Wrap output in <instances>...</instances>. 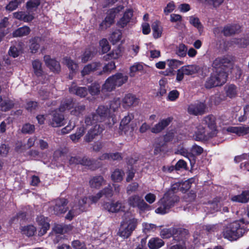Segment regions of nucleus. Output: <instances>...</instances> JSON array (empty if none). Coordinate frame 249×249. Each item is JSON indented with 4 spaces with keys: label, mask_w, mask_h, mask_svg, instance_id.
I'll return each mask as SVG.
<instances>
[{
    "label": "nucleus",
    "mask_w": 249,
    "mask_h": 249,
    "mask_svg": "<svg viewBox=\"0 0 249 249\" xmlns=\"http://www.w3.org/2000/svg\"><path fill=\"white\" fill-rule=\"evenodd\" d=\"M212 67L213 72L205 84L206 88L208 89L225 83L229 72L235 74L236 78H239L242 73L239 67L233 66V59L230 56L216 58Z\"/></svg>",
    "instance_id": "nucleus-1"
},
{
    "label": "nucleus",
    "mask_w": 249,
    "mask_h": 249,
    "mask_svg": "<svg viewBox=\"0 0 249 249\" xmlns=\"http://www.w3.org/2000/svg\"><path fill=\"white\" fill-rule=\"evenodd\" d=\"M106 119L108 120L109 125L114 124L117 122V120L110 112L107 107L104 106H99L95 113L86 117L85 121L86 125L87 126L91 125V127L85 137V140L87 142H91L96 136L102 132L103 128L96 123L98 122L105 121Z\"/></svg>",
    "instance_id": "nucleus-2"
},
{
    "label": "nucleus",
    "mask_w": 249,
    "mask_h": 249,
    "mask_svg": "<svg viewBox=\"0 0 249 249\" xmlns=\"http://www.w3.org/2000/svg\"><path fill=\"white\" fill-rule=\"evenodd\" d=\"M216 120L213 115H208L202 121L201 124L195 126L193 137L196 141L207 140L216 134Z\"/></svg>",
    "instance_id": "nucleus-3"
},
{
    "label": "nucleus",
    "mask_w": 249,
    "mask_h": 249,
    "mask_svg": "<svg viewBox=\"0 0 249 249\" xmlns=\"http://www.w3.org/2000/svg\"><path fill=\"white\" fill-rule=\"evenodd\" d=\"M248 224L243 219L228 224L223 229V237L230 241L237 240L247 232Z\"/></svg>",
    "instance_id": "nucleus-4"
},
{
    "label": "nucleus",
    "mask_w": 249,
    "mask_h": 249,
    "mask_svg": "<svg viewBox=\"0 0 249 249\" xmlns=\"http://www.w3.org/2000/svg\"><path fill=\"white\" fill-rule=\"evenodd\" d=\"M166 192L157 202L158 208L155 212L156 213L164 214L168 213L170 209L179 201V198L171 193Z\"/></svg>",
    "instance_id": "nucleus-5"
},
{
    "label": "nucleus",
    "mask_w": 249,
    "mask_h": 249,
    "mask_svg": "<svg viewBox=\"0 0 249 249\" xmlns=\"http://www.w3.org/2000/svg\"><path fill=\"white\" fill-rule=\"evenodd\" d=\"M138 220L129 213L125 214L118 231V235L124 238H128L136 229Z\"/></svg>",
    "instance_id": "nucleus-6"
},
{
    "label": "nucleus",
    "mask_w": 249,
    "mask_h": 249,
    "mask_svg": "<svg viewBox=\"0 0 249 249\" xmlns=\"http://www.w3.org/2000/svg\"><path fill=\"white\" fill-rule=\"evenodd\" d=\"M128 76L122 73H117L108 77L103 85L102 90L105 91H111L116 87L121 86L126 82Z\"/></svg>",
    "instance_id": "nucleus-7"
},
{
    "label": "nucleus",
    "mask_w": 249,
    "mask_h": 249,
    "mask_svg": "<svg viewBox=\"0 0 249 249\" xmlns=\"http://www.w3.org/2000/svg\"><path fill=\"white\" fill-rule=\"evenodd\" d=\"M86 198H76L74 203L71 206L69 210L68 213L65 216V218L70 221L74 217L76 216L81 212L84 211L89 205Z\"/></svg>",
    "instance_id": "nucleus-8"
},
{
    "label": "nucleus",
    "mask_w": 249,
    "mask_h": 249,
    "mask_svg": "<svg viewBox=\"0 0 249 249\" xmlns=\"http://www.w3.org/2000/svg\"><path fill=\"white\" fill-rule=\"evenodd\" d=\"M127 202L129 206L137 208L140 212L149 211L152 209L151 207L138 195L130 196L127 199Z\"/></svg>",
    "instance_id": "nucleus-9"
},
{
    "label": "nucleus",
    "mask_w": 249,
    "mask_h": 249,
    "mask_svg": "<svg viewBox=\"0 0 249 249\" xmlns=\"http://www.w3.org/2000/svg\"><path fill=\"white\" fill-rule=\"evenodd\" d=\"M123 6H119L115 8L110 9L107 12V15L105 20L100 24V27L101 29H105L114 22V18L117 16L123 9Z\"/></svg>",
    "instance_id": "nucleus-10"
},
{
    "label": "nucleus",
    "mask_w": 249,
    "mask_h": 249,
    "mask_svg": "<svg viewBox=\"0 0 249 249\" xmlns=\"http://www.w3.org/2000/svg\"><path fill=\"white\" fill-rule=\"evenodd\" d=\"M67 203L68 201L65 198L57 199L53 202V205L51 209H53L54 214L59 215L66 212Z\"/></svg>",
    "instance_id": "nucleus-11"
},
{
    "label": "nucleus",
    "mask_w": 249,
    "mask_h": 249,
    "mask_svg": "<svg viewBox=\"0 0 249 249\" xmlns=\"http://www.w3.org/2000/svg\"><path fill=\"white\" fill-rule=\"evenodd\" d=\"M103 207L105 210L112 213L124 212L125 209L124 204L119 201L107 202L104 204Z\"/></svg>",
    "instance_id": "nucleus-12"
},
{
    "label": "nucleus",
    "mask_w": 249,
    "mask_h": 249,
    "mask_svg": "<svg viewBox=\"0 0 249 249\" xmlns=\"http://www.w3.org/2000/svg\"><path fill=\"white\" fill-rule=\"evenodd\" d=\"M206 106L202 102H197L189 105L188 111L190 114L197 115L204 113Z\"/></svg>",
    "instance_id": "nucleus-13"
},
{
    "label": "nucleus",
    "mask_w": 249,
    "mask_h": 249,
    "mask_svg": "<svg viewBox=\"0 0 249 249\" xmlns=\"http://www.w3.org/2000/svg\"><path fill=\"white\" fill-rule=\"evenodd\" d=\"M172 118L168 117L162 119L159 122L151 128V131L153 133H159L162 131L171 122Z\"/></svg>",
    "instance_id": "nucleus-14"
},
{
    "label": "nucleus",
    "mask_w": 249,
    "mask_h": 249,
    "mask_svg": "<svg viewBox=\"0 0 249 249\" xmlns=\"http://www.w3.org/2000/svg\"><path fill=\"white\" fill-rule=\"evenodd\" d=\"M50 125L53 127H60L65 124L64 117L63 115L55 111L52 115V120L49 122Z\"/></svg>",
    "instance_id": "nucleus-15"
},
{
    "label": "nucleus",
    "mask_w": 249,
    "mask_h": 249,
    "mask_svg": "<svg viewBox=\"0 0 249 249\" xmlns=\"http://www.w3.org/2000/svg\"><path fill=\"white\" fill-rule=\"evenodd\" d=\"M224 203L220 199H216L213 202L208 204L207 208L211 209L210 213H213L214 212L221 211V207ZM222 213L228 212V208L227 207H223L222 210Z\"/></svg>",
    "instance_id": "nucleus-16"
},
{
    "label": "nucleus",
    "mask_w": 249,
    "mask_h": 249,
    "mask_svg": "<svg viewBox=\"0 0 249 249\" xmlns=\"http://www.w3.org/2000/svg\"><path fill=\"white\" fill-rule=\"evenodd\" d=\"M36 221L38 225L41 227L38 231V235L39 236H42L46 233L50 228V224L48 222V218L45 217L44 216L40 215L37 216Z\"/></svg>",
    "instance_id": "nucleus-17"
},
{
    "label": "nucleus",
    "mask_w": 249,
    "mask_h": 249,
    "mask_svg": "<svg viewBox=\"0 0 249 249\" xmlns=\"http://www.w3.org/2000/svg\"><path fill=\"white\" fill-rule=\"evenodd\" d=\"M227 131L235 133L238 136H242L249 133V127L246 125L231 126L227 128Z\"/></svg>",
    "instance_id": "nucleus-18"
},
{
    "label": "nucleus",
    "mask_w": 249,
    "mask_h": 249,
    "mask_svg": "<svg viewBox=\"0 0 249 249\" xmlns=\"http://www.w3.org/2000/svg\"><path fill=\"white\" fill-rule=\"evenodd\" d=\"M44 60L47 66L53 71L58 72L60 70L59 63L55 59H52L49 55L44 56Z\"/></svg>",
    "instance_id": "nucleus-19"
},
{
    "label": "nucleus",
    "mask_w": 249,
    "mask_h": 249,
    "mask_svg": "<svg viewBox=\"0 0 249 249\" xmlns=\"http://www.w3.org/2000/svg\"><path fill=\"white\" fill-rule=\"evenodd\" d=\"M138 103V99L132 94H127L123 99V106L125 108H129Z\"/></svg>",
    "instance_id": "nucleus-20"
},
{
    "label": "nucleus",
    "mask_w": 249,
    "mask_h": 249,
    "mask_svg": "<svg viewBox=\"0 0 249 249\" xmlns=\"http://www.w3.org/2000/svg\"><path fill=\"white\" fill-rule=\"evenodd\" d=\"M144 71V66L142 63L136 62L130 67L129 75L133 77L139 74L142 73Z\"/></svg>",
    "instance_id": "nucleus-21"
},
{
    "label": "nucleus",
    "mask_w": 249,
    "mask_h": 249,
    "mask_svg": "<svg viewBox=\"0 0 249 249\" xmlns=\"http://www.w3.org/2000/svg\"><path fill=\"white\" fill-rule=\"evenodd\" d=\"M133 16V11L132 10L128 9L124 13L122 18H120L118 22V25L122 28H124L129 22Z\"/></svg>",
    "instance_id": "nucleus-22"
},
{
    "label": "nucleus",
    "mask_w": 249,
    "mask_h": 249,
    "mask_svg": "<svg viewBox=\"0 0 249 249\" xmlns=\"http://www.w3.org/2000/svg\"><path fill=\"white\" fill-rule=\"evenodd\" d=\"M182 70L185 73V75H190L198 73L201 71L199 66L196 65H188L182 66Z\"/></svg>",
    "instance_id": "nucleus-23"
},
{
    "label": "nucleus",
    "mask_w": 249,
    "mask_h": 249,
    "mask_svg": "<svg viewBox=\"0 0 249 249\" xmlns=\"http://www.w3.org/2000/svg\"><path fill=\"white\" fill-rule=\"evenodd\" d=\"M232 201L247 203L249 201V191H244L240 195L234 196L231 197Z\"/></svg>",
    "instance_id": "nucleus-24"
},
{
    "label": "nucleus",
    "mask_w": 249,
    "mask_h": 249,
    "mask_svg": "<svg viewBox=\"0 0 249 249\" xmlns=\"http://www.w3.org/2000/svg\"><path fill=\"white\" fill-rule=\"evenodd\" d=\"M101 67V64L99 62H93L88 64L84 67L81 71L82 76L89 74L91 72L98 70Z\"/></svg>",
    "instance_id": "nucleus-25"
},
{
    "label": "nucleus",
    "mask_w": 249,
    "mask_h": 249,
    "mask_svg": "<svg viewBox=\"0 0 249 249\" xmlns=\"http://www.w3.org/2000/svg\"><path fill=\"white\" fill-rule=\"evenodd\" d=\"M70 92L71 93L75 94L80 97L85 96L88 91L85 87H77L75 85H72L69 89Z\"/></svg>",
    "instance_id": "nucleus-26"
},
{
    "label": "nucleus",
    "mask_w": 249,
    "mask_h": 249,
    "mask_svg": "<svg viewBox=\"0 0 249 249\" xmlns=\"http://www.w3.org/2000/svg\"><path fill=\"white\" fill-rule=\"evenodd\" d=\"M105 183V180L102 176L94 177L89 180V185L93 188H99Z\"/></svg>",
    "instance_id": "nucleus-27"
},
{
    "label": "nucleus",
    "mask_w": 249,
    "mask_h": 249,
    "mask_svg": "<svg viewBox=\"0 0 249 249\" xmlns=\"http://www.w3.org/2000/svg\"><path fill=\"white\" fill-rule=\"evenodd\" d=\"M153 35L155 38L160 37L162 33V27L159 21H154L152 25Z\"/></svg>",
    "instance_id": "nucleus-28"
},
{
    "label": "nucleus",
    "mask_w": 249,
    "mask_h": 249,
    "mask_svg": "<svg viewBox=\"0 0 249 249\" xmlns=\"http://www.w3.org/2000/svg\"><path fill=\"white\" fill-rule=\"evenodd\" d=\"M148 246L151 249H158L164 245V242L160 238H151L148 242Z\"/></svg>",
    "instance_id": "nucleus-29"
},
{
    "label": "nucleus",
    "mask_w": 249,
    "mask_h": 249,
    "mask_svg": "<svg viewBox=\"0 0 249 249\" xmlns=\"http://www.w3.org/2000/svg\"><path fill=\"white\" fill-rule=\"evenodd\" d=\"M14 17L18 19L25 22L30 21L34 18V16L31 14H26L23 12H15L13 14Z\"/></svg>",
    "instance_id": "nucleus-30"
},
{
    "label": "nucleus",
    "mask_w": 249,
    "mask_h": 249,
    "mask_svg": "<svg viewBox=\"0 0 249 249\" xmlns=\"http://www.w3.org/2000/svg\"><path fill=\"white\" fill-rule=\"evenodd\" d=\"M30 32L29 27L26 26L18 28L13 33L14 37H21L28 35Z\"/></svg>",
    "instance_id": "nucleus-31"
},
{
    "label": "nucleus",
    "mask_w": 249,
    "mask_h": 249,
    "mask_svg": "<svg viewBox=\"0 0 249 249\" xmlns=\"http://www.w3.org/2000/svg\"><path fill=\"white\" fill-rule=\"evenodd\" d=\"M240 29V26L237 24L227 26L224 28L223 32L224 35L227 36L237 33L239 31Z\"/></svg>",
    "instance_id": "nucleus-32"
},
{
    "label": "nucleus",
    "mask_w": 249,
    "mask_h": 249,
    "mask_svg": "<svg viewBox=\"0 0 249 249\" xmlns=\"http://www.w3.org/2000/svg\"><path fill=\"white\" fill-rule=\"evenodd\" d=\"M70 162L71 164H81L87 166H90L91 164V161L87 158H83L81 159L77 157H71L70 159Z\"/></svg>",
    "instance_id": "nucleus-33"
},
{
    "label": "nucleus",
    "mask_w": 249,
    "mask_h": 249,
    "mask_svg": "<svg viewBox=\"0 0 249 249\" xmlns=\"http://www.w3.org/2000/svg\"><path fill=\"white\" fill-rule=\"evenodd\" d=\"M190 23L197 28L198 31L200 33L203 31V26L201 24L199 18L194 16L189 17Z\"/></svg>",
    "instance_id": "nucleus-34"
},
{
    "label": "nucleus",
    "mask_w": 249,
    "mask_h": 249,
    "mask_svg": "<svg viewBox=\"0 0 249 249\" xmlns=\"http://www.w3.org/2000/svg\"><path fill=\"white\" fill-rule=\"evenodd\" d=\"M21 231L28 237L32 236L36 231V228L33 225H28L22 227Z\"/></svg>",
    "instance_id": "nucleus-35"
},
{
    "label": "nucleus",
    "mask_w": 249,
    "mask_h": 249,
    "mask_svg": "<svg viewBox=\"0 0 249 249\" xmlns=\"http://www.w3.org/2000/svg\"><path fill=\"white\" fill-rule=\"evenodd\" d=\"M170 21L172 22H177L175 28L177 29H180L183 26L181 23L182 17L178 14H172L170 15Z\"/></svg>",
    "instance_id": "nucleus-36"
},
{
    "label": "nucleus",
    "mask_w": 249,
    "mask_h": 249,
    "mask_svg": "<svg viewBox=\"0 0 249 249\" xmlns=\"http://www.w3.org/2000/svg\"><path fill=\"white\" fill-rule=\"evenodd\" d=\"M32 66L34 72L36 75L39 76L42 75L43 71L41 63L38 60H35L32 62Z\"/></svg>",
    "instance_id": "nucleus-37"
},
{
    "label": "nucleus",
    "mask_w": 249,
    "mask_h": 249,
    "mask_svg": "<svg viewBox=\"0 0 249 249\" xmlns=\"http://www.w3.org/2000/svg\"><path fill=\"white\" fill-rule=\"evenodd\" d=\"M74 103L73 101L71 99H68L63 102L59 108V111L60 112L64 111L66 109H70L73 107Z\"/></svg>",
    "instance_id": "nucleus-38"
},
{
    "label": "nucleus",
    "mask_w": 249,
    "mask_h": 249,
    "mask_svg": "<svg viewBox=\"0 0 249 249\" xmlns=\"http://www.w3.org/2000/svg\"><path fill=\"white\" fill-rule=\"evenodd\" d=\"M41 39L39 37H35L30 41V49L32 53H35L38 50L39 47V43Z\"/></svg>",
    "instance_id": "nucleus-39"
},
{
    "label": "nucleus",
    "mask_w": 249,
    "mask_h": 249,
    "mask_svg": "<svg viewBox=\"0 0 249 249\" xmlns=\"http://www.w3.org/2000/svg\"><path fill=\"white\" fill-rule=\"evenodd\" d=\"M124 173L121 170L116 169L111 175L112 179L115 182L121 181L123 178Z\"/></svg>",
    "instance_id": "nucleus-40"
},
{
    "label": "nucleus",
    "mask_w": 249,
    "mask_h": 249,
    "mask_svg": "<svg viewBox=\"0 0 249 249\" xmlns=\"http://www.w3.org/2000/svg\"><path fill=\"white\" fill-rule=\"evenodd\" d=\"M63 63L68 67L72 72H75L77 69V64L68 57L64 58Z\"/></svg>",
    "instance_id": "nucleus-41"
},
{
    "label": "nucleus",
    "mask_w": 249,
    "mask_h": 249,
    "mask_svg": "<svg viewBox=\"0 0 249 249\" xmlns=\"http://www.w3.org/2000/svg\"><path fill=\"white\" fill-rule=\"evenodd\" d=\"M232 42L241 47H244L249 44V34L242 38H235Z\"/></svg>",
    "instance_id": "nucleus-42"
},
{
    "label": "nucleus",
    "mask_w": 249,
    "mask_h": 249,
    "mask_svg": "<svg viewBox=\"0 0 249 249\" xmlns=\"http://www.w3.org/2000/svg\"><path fill=\"white\" fill-rule=\"evenodd\" d=\"M183 64L182 61L177 59H173L167 60V65L171 70L175 69Z\"/></svg>",
    "instance_id": "nucleus-43"
},
{
    "label": "nucleus",
    "mask_w": 249,
    "mask_h": 249,
    "mask_svg": "<svg viewBox=\"0 0 249 249\" xmlns=\"http://www.w3.org/2000/svg\"><path fill=\"white\" fill-rule=\"evenodd\" d=\"M122 34L119 30H116L113 32L110 36V41L113 44L119 42L122 38Z\"/></svg>",
    "instance_id": "nucleus-44"
},
{
    "label": "nucleus",
    "mask_w": 249,
    "mask_h": 249,
    "mask_svg": "<svg viewBox=\"0 0 249 249\" xmlns=\"http://www.w3.org/2000/svg\"><path fill=\"white\" fill-rule=\"evenodd\" d=\"M84 132V127H80L75 134L70 135V138L73 142H77L79 139L83 136Z\"/></svg>",
    "instance_id": "nucleus-45"
},
{
    "label": "nucleus",
    "mask_w": 249,
    "mask_h": 249,
    "mask_svg": "<svg viewBox=\"0 0 249 249\" xmlns=\"http://www.w3.org/2000/svg\"><path fill=\"white\" fill-rule=\"evenodd\" d=\"M24 0H14L10 1L6 6V9L7 10L12 11L15 10L21 2Z\"/></svg>",
    "instance_id": "nucleus-46"
},
{
    "label": "nucleus",
    "mask_w": 249,
    "mask_h": 249,
    "mask_svg": "<svg viewBox=\"0 0 249 249\" xmlns=\"http://www.w3.org/2000/svg\"><path fill=\"white\" fill-rule=\"evenodd\" d=\"M99 44L103 53H107L110 49L109 43L106 39H102Z\"/></svg>",
    "instance_id": "nucleus-47"
},
{
    "label": "nucleus",
    "mask_w": 249,
    "mask_h": 249,
    "mask_svg": "<svg viewBox=\"0 0 249 249\" xmlns=\"http://www.w3.org/2000/svg\"><path fill=\"white\" fill-rule=\"evenodd\" d=\"M35 129L34 125L27 123L23 125L22 132L25 134H31L34 132Z\"/></svg>",
    "instance_id": "nucleus-48"
},
{
    "label": "nucleus",
    "mask_w": 249,
    "mask_h": 249,
    "mask_svg": "<svg viewBox=\"0 0 249 249\" xmlns=\"http://www.w3.org/2000/svg\"><path fill=\"white\" fill-rule=\"evenodd\" d=\"M92 48H89L86 50L84 54L81 57V61L83 63H85L89 60L93 53V52L91 51Z\"/></svg>",
    "instance_id": "nucleus-49"
},
{
    "label": "nucleus",
    "mask_w": 249,
    "mask_h": 249,
    "mask_svg": "<svg viewBox=\"0 0 249 249\" xmlns=\"http://www.w3.org/2000/svg\"><path fill=\"white\" fill-rule=\"evenodd\" d=\"M193 180V179L191 178L188 180H185L183 182H180V191L183 193H185L186 192V191L188 190L191 188V184Z\"/></svg>",
    "instance_id": "nucleus-50"
},
{
    "label": "nucleus",
    "mask_w": 249,
    "mask_h": 249,
    "mask_svg": "<svg viewBox=\"0 0 249 249\" xmlns=\"http://www.w3.org/2000/svg\"><path fill=\"white\" fill-rule=\"evenodd\" d=\"M134 118V116L131 114H128L127 115L124 116L122 120L120 123V127L122 129L124 127L126 126Z\"/></svg>",
    "instance_id": "nucleus-51"
},
{
    "label": "nucleus",
    "mask_w": 249,
    "mask_h": 249,
    "mask_svg": "<svg viewBox=\"0 0 249 249\" xmlns=\"http://www.w3.org/2000/svg\"><path fill=\"white\" fill-rule=\"evenodd\" d=\"M121 105V101L119 98L114 99L110 103V112L111 113V111L115 112L118 108L120 107Z\"/></svg>",
    "instance_id": "nucleus-52"
},
{
    "label": "nucleus",
    "mask_w": 249,
    "mask_h": 249,
    "mask_svg": "<svg viewBox=\"0 0 249 249\" xmlns=\"http://www.w3.org/2000/svg\"><path fill=\"white\" fill-rule=\"evenodd\" d=\"M187 47L183 44H180L177 47L176 53L178 55L184 57L186 55L187 53Z\"/></svg>",
    "instance_id": "nucleus-53"
},
{
    "label": "nucleus",
    "mask_w": 249,
    "mask_h": 249,
    "mask_svg": "<svg viewBox=\"0 0 249 249\" xmlns=\"http://www.w3.org/2000/svg\"><path fill=\"white\" fill-rule=\"evenodd\" d=\"M14 106L13 102L11 100H5L1 104V109L6 111L11 108Z\"/></svg>",
    "instance_id": "nucleus-54"
},
{
    "label": "nucleus",
    "mask_w": 249,
    "mask_h": 249,
    "mask_svg": "<svg viewBox=\"0 0 249 249\" xmlns=\"http://www.w3.org/2000/svg\"><path fill=\"white\" fill-rule=\"evenodd\" d=\"M99 192L102 193V196H105L106 197H110L113 196V191L110 185H108Z\"/></svg>",
    "instance_id": "nucleus-55"
},
{
    "label": "nucleus",
    "mask_w": 249,
    "mask_h": 249,
    "mask_svg": "<svg viewBox=\"0 0 249 249\" xmlns=\"http://www.w3.org/2000/svg\"><path fill=\"white\" fill-rule=\"evenodd\" d=\"M102 193L98 192L95 196H91L89 198L86 197H83L82 198H86L87 199V202L88 203L89 205L87 206L88 207L89 205L92 203H95L98 201V200L102 197Z\"/></svg>",
    "instance_id": "nucleus-56"
},
{
    "label": "nucleus",
    "mask_w": 249,
    "mask_h": 249,
    "mask_svg": "<svg viewBox=\"0 0 249 249\" xmlns=\"http://www.w3.org/2000/svg\"><path fill=\"white\" fill-rule=\"evenodd\" d=\"M203 150L202 147L197 145H194L192 146L191 149V153L192 157L196 155H198L201 154Z\"/></svg>",
    "instance_id": "nucleus-57"
},
{
    "label": "nucleus",
    "mask_w": 249,
    "mask_h": 249,
    "mask_svg": "<svg viewBox=\"0 0 249 249\" xmlns=\"http://www.w3.org/2000/svg\"><path fill=\"white\" fill-rule=\"evenodd\" d=\"M100 86L97 83H93L89 88V92L92 95L97 94L100 92Z\"/></svg>",
    "instance_id": "nucleus-58"
},
{
    "label": "nucleus",
    "mask_w": 249,
    "mask_h": 249,
    "mask_svg": "<svg viewBox=\"0 0 249 249\" xmlns=\"http://www.w3.org/2000/svg\"><path fill=\"white\" fill-rule=\"evenodd\" d=\"M144 199L147 204H151L155 202L156 200V196L154 194L149 193L145 195L144 196Z\"/></svg>",
    "instance_id": "nucleus-59"
},
{
    "label": "nucleus",
    "mask_w": 249,
    "mask_h": 249,
    "mask_svg": "<svg viewBox=\"0 0 249 249\" xmlns=\"http://www.w3.org/2000/svg\"><path fill=\"white\" fill-rule=\"evenodd\" d=\"M237 90L236 87L234 85H230L227 89V94L230 98H232L236 94Z\"/></svg>",
    "instance_id": "nucleus-60"
},
{
    "label": "nucleus",
    "mask_w": 249,
    "mask_h": 249,
    "mask_svg": "<svg viewBox=\"0 0 249 249\" xmlns=\"http://www.w3.org/2000/svg\"><path fill=\"white\" fill-rule=\"evenodd\" d=\"M85 109L84 105H78L74 107V109L71 111V114L75 116L80 114Z\"/></svg>",
    "instance_id": "nucleus-61"
},
{
    "label": "nucleus",
    "mask_w": 249,
    "mask_h": 249,
    "mask_svg": "<svg viewBox=\"0 0 249 249\" xmlns=\"http://www.w3.org/2000/svg\"><path fill=\"white\" fill-rule=\"evenodd\" d=\"M142 227L145 233L153 231L156 229V225L153 224L144 223L142 224Z\"/></svg>",
    "instance_id": "nucleus-62"
},
{
    "label": "nucleus",
    "mask_w": 249,
    "mask_h": 249,
    "mask_svg": "<svg viewBox=\"0 0 249 249\" xmlns=\"http://www.w3.org/2000/svg\"><path fill=\"white\" fill-rule=\"evenodd\" d=\"M175 8V5L173 1L169 2L164 9V13L167 15L174 11Z\"/></svg>",
    "instance_id": "nucleus-63"
},
{
    "label": "nucleus",
    "mask_w": 249,
    "mask_h": 249,
    "mask_svg": "<svg viewBox=\"0 0 249 249\" xmlns=\"http://www.w3.org/2000/svg\"><path fill=\"white\" fill-rule=\"evenodd\" d=\"M39 4V0H30L27 3V7L28 9L31 10L35 8H36Z\"/></svg>",
    "instance_id": "nucleus-64"
}]
</instances>
